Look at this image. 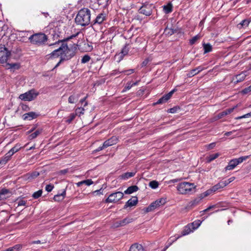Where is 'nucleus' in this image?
Returning <instances> with one entry per match:
<instances>
[{"instance_id": "nucleus-1", "label": "nucleus", "mask_w": 251, "mask_h": 251, "mask_svg": "<svg viewBox=\"0 0 251 251\" xmlns=\"http://www.w3.org/2000/svg\"><path fill=\"white\" fill-rule=\"evenodd\" d=\"M49 46H53L57 49L47 55L48 59H53L60 57V60L54 68L58 67L62 62L71 59L75 54V51L69 48L64 40H59L54 43L50 44Z\"/></svg>"}, {"instance_id": "nucleus-2", "label": "nucleus", "mask_w": 251, "mask_h": 251, "mask_svg": "<svg viewBox=\"0 0 251 251\" xmlns=\"http://www.w3.org/2000/svg\"><path fill=\"white\" fill-rule=\"evenodd\" d=\"M91 11L88 8L80 9L75 18L76 23L83 26L88 25L90 23Z\"/></svg>"}, {"instance_id": "nucleus-3", "label": "nucleus", "mask_w": 251, "mask_h": 251, "mask_svg": "<svg viewBox=\"0 0 251 251\" xmlns=\"http://www.w3.org/2000/svg\"><path fill=\"white\" fill-rule=\"evenodd\" d=\"M28 40L32 44L39 46L46 44L48 41V37L45 34L39 32L31 35Z\"/></svg>"}, {"instance_id": "nucleus-4", "label": "nucleus", "mask_w": 251, "mask_h": 251, "mask_svg": "<svg viewBox=\"0 0 251 251\" xmlns=\"http://www.w3.org/2000/svg\"><path fill=\"white\" fill-rule=\"evenodd\" d=\"M195 188V186L194 183L183 182L177 185V190L181 194H187Z\"/></svg>"}, {"instance_id": "nucleus-5", "label": "nucleus", "mask_w": 251, "mask_h": 251, "mask_svg": "<svg viewBox=\"0 0 251 251\" xmlns=\"http://www.w3.org/2000/svg\"><path fill=\"white\" fill-rule=\"evenodd\" d=\"M193 231V228L191 227V225L188 224L187 226H186L184 227L183 230L181 232V234L180 235H178L176 237L173 238L171 237L168 242V245L166 246L165 248L164 249V251H165L175 241H176L177 239H178L179 237L186 235L191 232Z\"/></svg>"}, {"instance_id": "nucleus-6", "label": "nucleus", "mask_w": 251, "mask_h": 251, "mask_svg": "<svg viewBox=\"0 0 251 251\" xmlns=\"http://www.w3.org/2000/svg\"><path fill=\"white\" fill-rule=\"evenodd\" d=\"M250 156H244L240 157L238 158L233 159L231 160L227 165V166L226 167L225 170H232L235 168L236 166H237L240 163H241L244 161H245L248 158H249Z\"/></svg>"}, {"instance_id": "nucleus-7", "label": "nucleus", "mask_w": 251, "mask_h": 251, "mask_svg": "<svg viewBox=\"0 0 251 251\" xmlns=\"http://www.w3.org/2000/svg\"><path fill=\"white\" fill-rule=\"evenodd\" d=\"M11 55V52L4 45H0V63H6Z\"/></svg>"}, {"instance_id": "nucleus-8", "label": "nucleus", "mask_w": 251, "mask_h": 251, "mask_svg": "<svg viewBox=\"0 0 251 251\" xmlns=\"http://www.w3.org/2000/svg\"><path fill=\"white\" fill-rule=\"evenodd\" d=\"M38 95V93H36L34 89H32L24 94L20 95L19 98L23 100L31 101L34 100Z\"/></svg>"}, {"instance_id": "nucleus-9", "label": "nucleus", "mask_w": 251, "mask_h": 251, "mask_svg": "<svg viewBox=\"0 0 251 251\" xmlns=\"http://www.w3.org/2000/svg\"><path fill=\"white\" fill-rule=\"evenodd\" d=\"M124 197V193L118 191L111 194L105 200L106 203L116 202L121 200Z\"/></svg>"}, {"instance_id": "nucleus-10", "label": "nucleus", "mask_w": 251, "mask_h": 251, "mask_svg": "<svg viewBox=\"0 0 251 251\" xmlns=\"http://www.w3.org/2000/svg\"><path fill=\"white\" fill-rule=\"evenodd\" d=\"M153 6L151 4L145 3L139 9V12L146 16H149L152 13Z\"/></svg>"}, {"instance_id": "nucleus-11", "label": "nucleus", "mask_w": 251, "mask_h": 251, "mask_svg": "<svg viewBox=\"0 0 251 251\" xmlns=\"http://www.w3.org/2000/svg\"><path fill=\"white\" fill-rule=\"evenodd\" d=\"M168 36H171L175 33H181V29L177 27H169L168 26L165 28L164 32Z\"/></svg>"}, {"instance_id": "nucleus-12", "label": "nucleus", "mask_w": 251, "mask_h": 251, "mask_svg": "<svg viewBox=\"0 0 251 251\" xmlns=\"http://www.w3.org/2000/svg\"><path fill=\"white\" fill-rule=\"evenodd\" d=\"M176 91V89H173L171 91H170L167 94L164 95L160 99H159L158 101L155 102V104H162L166 102L172 97V95Z\"/></svg>"}, {"instance_id": "nucleus-13", "label": "nucleus", "mask_w": 251, "mask_h": 251, "mask_svg": "<svg viewBox=\"0 0 251 251\" xmlns=\"http://www.w3.org/2000/svg\"><path fill=\"white\" fill-rule=\"evenodd\" d=\"M133 221L132 218L126 217L124 219L115 222L113 224L114 227H118L120 226H123L127 225V224L130 223Z\"/></svg>"}, {"instance_id": "nucleus-14", "label": "nucleus", "mask_w": 251, "mask_h": 251, "mask_svg": "<svg viewBox=\"0 0 251 251\" xmlns=\"http://www.w3.org/2000/svg\"><path fill=\"white\" fill-rule=\"evenodd\" d=\"M106 14L104 12L98 14L95 20L94 21V24H101L104 21L106 20Z\"/></svg>"}, {"instance_id": "nucleus-15", "label": "nucleus", "mask_w": 251, "mask_h": 251, "mask_svg": "<svg viewBox=\"0 0 251 251\" xmlns=\"http://www.w3.org/2000/svg\"><path fill=\"white\" fill-rule=\"evenodd\" d=\"M117 141L118 138L116 136H113L103 143L104 147L106 148L109 146L116 144L117 143Z\"/></svg>"}, {"instance_id": "nucleus-16", "label": "nucleus", "mask_w": 251, "mask_h": 251, "mask_svg": "<svg viewBox=\"0 0 251 251\" xmlns=\"http://www.w3.org/2000/svg\"><path fill=\"white\" fill-rule=\"evenodd\" d=\"M39 115L34 112H30L25 113L23 116V118L24 120H32L36 118Z\"/></svg>"}, {"instance_id": "nucleus-17", "label": "nucleus", "mask_w": 251, "mask_h": 251, "mask_svg": "<svg viewBox=\"0 0 251 251\" xmlns=\"http://www.w3.org/2000/svg\"><path fill=\"white\" fill-rule=\"evenodd\" d=\"M138 202V198L136 197H132L129 199L124 205V208L126 209L128 207L136 205Z\"/></svg>"}, {"instance_id": "nucleus-18", "label": "nucleus", "mask_w": 251, "mask_h": 251, "mask_svg": "<svg viewBox=\"0 0 251 251\" xmlns=\"http://www.w3.org/2000/svg\"><path fill=\"white\" fill-rule=\"evenodd\" d=\"M236 107V106H234V107H233L232 108H230L226 109L224 111L219 113L217 115V119H221V118L224 117V116H226V115L231 113V112H232L233 111V110H234V109Z\"/></svg>"}, {"instance_id": "nucleus-19", "label": "nucleus", "mask_w": 251, "mask_h": 251, "mask_svg": "<svg viewBox=\"0 0 251 251\" xmlns=\"http://www.w3.org/2000/svg\"><path fill=\"white\" fill-rule=\"evenodd\" d=\"M136 172H126L119 176V179L121 180H127L135 176Z\"/></svg>"}, {"instance_id": "nucleus-20", "label": "nucleus", "mask_w": 251, "mask_h": 251, "mask_svg": "<svg viewBox=\"0 0 251 251\" xmlns=\"http://www.w3.org/2000/svg\"><path fill=\"white\" fill-rule=\"evenodd\" d=\"M128 251H145V250L142 245L134 243L131 246Z\"/></svg>"}, {"instance_id": "nucleus-21", "label": "nucleus", "mask_w": 251, "mask_h": 251, "mask_svg": "<svg viewBox=\"0 0 251 251\" xmlns=\"http://www.w3.org/2000/svg\"><path fill=\"white\" fill-rule=\"evenodd\" d=\"M246 73L247 72H242L241 74L236 75L235 76L236 81L234 82L236 83L243 81L247 76Z\"/></svg>"}, {"instance_id": "nucleus-22", "label": "nucleus", "mask_w": 251, "mask_h": 251, "mask_svg": "<svg viewBox=\"0 0 251 251\" xmlns=\"http://www.w3.org/2000/svg\"><path fill=\"white\" fill-rule=\"evenodd\" d=\"M66 195V190L64 189L62 193L58 194L54 196L53 199L55 201H62Z\"/></svg>"}, {"instance_id": "nucleus-23", "label": "nucleus", "mask_w": 251, "mask_h": 251, "mask_svg": "<svg viewBox=\"0 0 251 251\" xmlns=\"http://www.w3.org/2000/svg\"><path fill=\"white\" fill-rule=\"evenodd\" d=\"M12 155L8 152L5 155L0 159V164L5 165L9 160H10Z\"/></svg>"}, {"instance_id": "nucleus-24", "label": "nucleus", "mask_w": 251, "mask_h": 251, "mask_svg": "<svg viewBox=\"0 0 251 251\" xmlns=\"http://www.w3.org/2000/svg\"><path fill=\"white\" fill-rule=\"evenodd\" d=\"M138 189V187L136 185L131 186L125 191L124 193L126 194H131L133 192L137 191Z\"/></svg>"}, {"instance_id": "nucleus-25", "label": "nucleus", "mask_w": 251, "mask_h": 251, "mask_svg": "<svg viewBox=\"0 0 251 251\" xmlns=\"http://www.w3.org/2000/svg\"><path fill=\"white\" fill-rule=\"evenodd\" d=\"M21 148L22 147L21 146V145L17 144L14 147L9 151L8 153L12 156L15 153L18 152Z\"/></svg>"}, {"instance_id": "nucleus-26", "label": "nucleus", "mask_w": 251, "mask_h": 251, "mask_svg": "<svg viewBox=\"0 0 251 251\" xmlns=\"http://www.w3.org/2000/svg\"><path fill=\"white\" fill-rule=\"evenodd\" d=\"M42 131V129H37L36 130H35L34 132L32 133L30 135H29L28 138V139L31 140H32L35 138H36L39 135H40Z\"/></svg>"}, {"instance_id": "nucleus-27", "label": "nucleus", "mask_w": 251, "mask_h": 251, "mask_svg": "<svg viewBox=\"0 0 251 251\" xmlns=\"http://www.w3.org/2000/svg\"><path fill=\"white\" fill-rule=\"evenodd\" d=\"M130 45L129 44H126L122 49L121 53L122 57L127 55L129 51V49L130 48Z\"/></svg>"}, {"instance_id": "nucleus-28", "label": "nucleus", "mask_w": 251, "mask_h": 251, "mask_svg": "<svg viewBox=\"0 0 251 251\" xmlns=\"http://www.w3.org/2000/svg\"><path fill=\"white\" fill-rule=\"evenodd\" d=\"M158 205H157L155 201L152 202L149 206L145 208V212H149L151 211H153L155 209L158 207Z\"/></svg>"}, {"instance_id": "nucleus-29", "label": "nucleus", "mask_w": 251, "mask_h": 251, "mask_svg": "<svg viewBox=\"0 0 251 251\" xmlns=\"http://www.w3.org/2000/svg\"><path fill=\"white\" fill-rule=\"evenodd\" d=\"M251 22V20L249 19H245L241 21L240 23L238 24L237 26L239 28H245L247 27L250 23Z\"/></svg>"}, {"instance_id": "nucleus-30", "label": "nucleus", "mask_w": 251, "mask_h": 251, "mask_svg": "<svg viewBox=\"0 0 251 251\" xmlns=\"http://www.w3.org/2000/svg\"><path fill=\"white\" fill-rule=\"evenodd\" d=\"M79 97V95L78 94L72 95L69 97L68 101L70 103H75L77 101Z\"/></svg>"}, {"instance_id": "nucleus-31", "label": "nucleus", "mask_w": 251, "mask_h": 251, "mask_svg": "<svg viewBox=\"0 0 251 251\" xmlns=\"http://www.w3.org/2000/svg\"><path fill=\"white\" fill-rule=\"evenodd\" d=\"M163 10L166 14H169L173 11V4L171 2H169L166 5L163 6Z\"/></svg>"}, {"instance_id": "nucleus-32", "label": "nucleus", "mask_w": 251, "mask_h": 251, "mask_svg": "<svg viewBox=\"0 0 251 251\" xmlns=\"http://www.w3.org/2000/svg\"><path fill=\"white\" fill-rule=\"evenodd\" d=\"M93 183V181L91 179H88L86 180H84L80 182L76 183V185L78 187L81 186L83 184H85L87 186H90V185Z\"/></svg>"}, {"instance_id": "nucleus-33", "label": "nucleus", "mask_w": 251, "mask_h": 251, "mask_svg": "<svg viewBox=\"0 0 251 251\" xmlns=\"http://www.w3.org/2000/svg\"><path fill=\"white\" fill-rule=\"evenodd\" d=\"M201 224V221L199 220H197L193 222V223L190 224L191 225V227L193 228V230H195L198 228Z\"/></svg>"}, {"instance_id": "nucleus-34", "label": "nucleus", "mask_w": 251, "mask_h": 251, "mask_svg": "<svg viewBox=\"0 0 251 251\" xmlns=\"http://www.w3.org/2000/svg\"><path fill=\"white\" fill-rule=\"evenodd\" d=\"M220 154L219 153L210 154L207 157V162H210L218 158Z\"/></svg>"}, {"instance_id": "nucleus-35", "label": "nucleus", "mask_w": 251, "mask_h": 251, "mask_svg": "<svg viewBox=\"0 0 251 251\" xmlns=\"http://www.w3.org/2000/svg\"><path fill=\"white\" fill-rule=\"evenodd\" d=\"M8 69H18L20 68V65L18 63H7L6 64Z\"/></svg>"}, {"instance_id": "nucleus-36", "label": "nucleus", "mask_w": 251, "mask_h": 251, "mask_svg": "<svg viewBox=\"0 0 251 251\" xmlns=\"http://www.w3.org/2000/svg\"><path fill=\"white\" fill-rule=\"evenodd\" d=\"M22 248V246L20 244L16 245L15 246L10 247L6 249L4 251H19Z\"/></svg>"}, {"instance_id": "nucleus-37", "label": "nucleus", "mask_w": 251, "mask_h": 251, "mask_svg": "<svg viewBox=\"0 0 251 251\" xmlns=\"http://www.w3.org/2000/svg\"><path fill=\"white\" fill-rule=\"evenodd\" d=\"M204 53H206L210 52L212 50V47L210 44H203Z\"/></svg>"}, {"instance_id": "nucleus-38", "label": "nucleus", "mask_w": 251, "mask_h": 251, "mask_svg": "<svg viewBox=\"0 0 251 251\" xmlns=\"http://www.w3.org/2000/svg\"><path fill=\"white\" fill-rule=\"evenodd\" d=\"M159 183L156 180L151 181L149 184V186L152 189H156L158 187Z\"/></svg>"}, {"instance_id": "nucleus-39", "label": "nucleus", "mask_w": 251, "mask_h": 251, "mask_svg": "<svg viewBox=\"0 0 251 251\" xmlns=\"http://www.w3.org/2000/svg\"><path fill=\"white\" fill-rule=\"evenodd\" d=\"M84 108L78 107L75 109V114H76V116H80L81 115L84 114Z\"/></svg>"}, {"instance_id": "nucleus-40", "label": "nucleus", "mask_w": 251, "mask_h": 251, "mask_svg": "<svg viewBox=\"0 0 251 251\" xmlns=\"http://www.w3.org/2000/svg\"><path fill=\"white\" fill-rule=\"evenodd\" d=\"M9 192V191L6 189H3L0 191V197H1V199L2 200L6 199L5 196V195L7 194Z\"/></svg>"}, {"instance_id": "nucleus-41", "label": "nucleus", "mask_w": 251, "mask_h": 251, "mask_svg": "<svg viewBox=\"0 0 251 251\" xmlns=\"http://www.w3.org/2000/svg\"><path fill=\"white\" fill-rule=\"evenodd\" d=\"M75 117L76 114H75L74 113H72L70 114L69 116L67 118L66 122L68 124H70L75 119Z\"/></svg>"}, {"instance_id": "nucleus-42", "label": "nucleus", "mask_w": 251, "mask_h": 251, "mask_svg": "<svg viewBox=\"0 0 251 251\" xmlns=\"http://www.w3.org/2000/svg\"><path fill=\"white\" fill-rule=\"evenodd\" d=\"M212 192H213V190H212V189H210L208 190H207L206 191H205V192L201 194L200 195V196H201V198H202V199H203L204 198L208 196V195H209L210 194H211Z\"/></svg>"}, {"instance_id": "nucleus-43", "label": "nucleus", "mask_w": 251, "mask_h": 251, "mask_svg": "<svg viewBox=\"0 0 251 251\" xmlns=\"http://www.w3.org/2000/svg\"><path fill=\"white\" fill-rule=\"evenodd\" d=\"M91 57L88 55H84L81 59L82 63H86L90 61Z\"/></svg>"}, {"instance_id": "nucleus-44", "label": "nucleus", "mask_w": 251, "mask_h": 251, "mask_svg": "<svg viewBox=\"0 0 251 251\" xmlns=\"http://www.w3.org/2000/svg\"><path fill=\"white\" fill-rule=\"evenodd\" d=\"M42 190H39L38 191L34 192L32 195V197L34 199H38V198L41 197V196L42 195Z\"/></svg>"}, {"instance_id": "nucleus-45", "label": "nucleus", "mask_w": 251, "mask_h": 251, "mask_svg": "<svg viewBox=\"0 0 251 251\" xmlns=\"http://www.w3.org/2000/svg\"><path fill=\"white\" fill-rule=\"evenodd\" d=\"M198 74L195 69L191 70L187 75L188 77H191Z\"/></svg>"}, {"instance_id": "nucleus-46", "label": "nucleus", "mask_w": 251, "mask_h": 251, "mask_svg": "<svg viewBox=\"0 0 251 251\" xmlns=\"http://www.w3.org/2000/svg\"><path fill=\"white\" fill-rule=\"evenodd\" d=\"M202 199V198H201V196H200L199 197L196 198L193 201H192V205H196L198 204L200 202V201H201V200Z\"/></svg>"}, {"instance_id": "nucleus-47", "label": "nucleus", "mask_w": 251, "mask_h": 251, "mask_svg": "<svg viewBox=\"0 0 251 251\" xmlns=\"http://www.w3.org/2000/svg\"><path fill=\"white\" fill-rule=\"evenodd\" d=\"M199 36L198 35L195 36L189 41V43L190 45H192L194 44L196 41L199 39Z\"/></svg>"}, {"instance_id": "nucleus-48", "label": "nucleus", "mask_w": 251, "mask_h": 251, "mask_svg": "<svg viewBox=\"0 0 251 251\" xmlns=\"http://www.w3.org/2000/svg\"><path fill=\"white\" fill-rule=\"evenodd\" d=\"M18 201H17L18 206H25L26 205L27 201H24V200H23L22 199H20V200H18Z\"/></svg>"}, {"instance_id": "nucleus-49", "label": "nucleus", "mask_w": 251, "mask_h": 251, "mask_svg": "<svg viewBox=\"0 0 251 251\" xmlns=\"http://www.w3.org/2000/svg\"><path fill=\"white\" fill-rule=\"evenodd\" d=\"M132 87H133V84H132L131 82H128L125 87L124 88V89L123 91H126V90H129Z\"/></svg>"}, {"instance_id": "nucleus-50", "label": "nucleus", "mask_w": 251, "mask_h": 251, "mask_svg": "<svg viewBox=\"0 0 251 251\" xmlns=\"http://www.w3.org/2000/svg\"><path fill=\"white\" fill-rule=\"evenodd\" d=\"M249 117H251V112L250 113H248L246 114H245L242 116L237 117L235 118V119L239 120V119H241L243 118H249Z\"/></svg>"}, {"instance_id": "nucleus-51", "label": "nucleus", "mask_w": 251, "mask_h": 251, "mask_svg": "<svg viewBox=\"0 0 251 251\" xmlns=\"http://www.w3.org/2000/svg\"><path fill=\"white\" fill-rule=\"evenodd\" d=\"M53 188H54V186L53 185L48 184V185H46L45 189L47 192H50L52 191V190L53 189Z\"/></svg>"}, {"instance_id": "nucleus-52", "label": "nucleus", "mask_w": 251, "mask_h": 251, "mask_svg": "<svg viewBox=\"0 0 251 251\" xmlns=\"http://www.w3.org/2000/svg\"><path fill=\"white\" fill-rule=\"evenodd\" d=\"M155 201L156 203V204L158 205V206L159 207L161 205H162V204H164V203H165V200L161 199L160 200H157Z\"/></svg>"}, {"instance_id": "nucleus-53", "label": "nucleus", "mask_w": 251, "mask_h": 251, "mask_svg": "<svg viewBox=\"0 0 251 251\" xmlns=\"http://www.w3.org/2000/svg\"><path fill=\"white\" fill-rule=\"evenodd\" d=\"M122 72H123V73H126V75H129L130 74H133V73H134L135 70L131 69H129V70H127L122 71Z\"/></svg>"}, {"instance_id": "nucleus-54", "label": "nucleus", "mask_w": 251, "mask_h": 251, "mask_svg": "<svg viewBox=\"0 0 251 251\" xmlns=\"http://www.w3.org/2000/svg\"><path fill=\"white\" fill-rule=\"evenodd\" d=\"M251 91V85L249 87H248L244 89H243L242 91V93L244 94H247L248 93L250 92Z\"/></svg>"}, {"instance_id": "nucleus-55", "label": "nucleus", "mask_w": 251, "mask_h": 251, "mask_svg": "<svg viewBox=\"0 0 251 251\" xmlns=\"http://www.w3.org/2000/svg\"><path fill=\"white\" fill-rule=\"evenodd\" d=\"M221 188V187H220L218 183L216 184L215 185H214V186H213L211 188L212 190H213V192H216V191H217L218 190H219Z\"/></svg>"}, {"instance_id": "nucleus-56", "label": "nucleus", "mask_w": 251, "mask_h": 251, "mask_svg": "<svg viewBox=\"0 0 251 251\" xmlns=\"http://www.w3.org/2000/svg\"><path fill=\"white\" fill-rule=\"evenodd\" d=\"M122 73H123V72H122V71L120 72L118 70H115L112 71V72L111 73V75H118V74H121Z\"/></svg>"}, {"instance_id": "nucleus-57", "label": "nucleus", "mask_w": 251, "mask_h": 251, "mask_svg": "<svg viewBox=\"0 0 251 251\" xmlns=\"http://www.w3.org/2000/svg\"><path fill=\"white\" fill-rule=\"evenodd\" d=\"M216 144L215 143H212L207 145V149L211 150L213 149L215 147Z\"/></svg>"}, {"instance_id": "nucleus-58", "label": "nucleus", "mask_w": 251, "mask_h": 251, "mask_svg": "<svg viewBox=\"0 0 251 251\" xmlns=\"http://www.w3.org/2000/svg\"><path fill=\"white\" fill-rule=\"evenodd\" d=\"M87 96H86L85 98H84L83 99H81L80 100V102L81 103V104H83V102H85L84 104V107L86 106V105H87L88 104V103L87 101H85L86 100V99H87Z\"/></svg>"}, {"instance_id": "nucleus-59", "label": "nucleus", "mask_w": 251, "mask_h": 251, "mask_svg": "<svg viewBox=\"0 0 251 251\" xmlns=\"http://www.w3.org/2000/svg\"><path fill=\"white\" fill-rule=\"evenodd\" d=\"M79 33V32H77L76 33V34H73L71 36H70L69 37L67 38L65 40L66 41H68L70 39H73L76 36H77L78 35V34Z\"/></svg>"}, {"instance_id": "nucleus-60", "label": "nucleus", "mask_w": 251, "mask_h": 251, "mask_svg": "<svg viewBox=\"0 0 251 251\" xmlns=\"http://www.w3.org/2000/svg\"><path fill=\"white\" fill-rule=\"evenodd\" d=\"M197 71V73L199 74L200 72H201L203 70V68L201 66H199L195 69Z\"/></svg>"}, {"instance_id": "nucleus-61", "label": "nucleus", "mask_w": 251, "mask_h": 251, "mask_svg": "<svg viewBox=\"0 0 251 251\" xmlns=\"http://www.w3.org/2000/svg\"><path fill=\"white\" fill-rule=\"evenodd\" d=\"M105 148H106L105 147H104V144H103V145L102 146L99 147L98 149H97L96 150H95V151L98 152V151H100Z\"/></svg>"}, {"instance_id": "nucleus-62", "label": "nucleus", "mask_w": 251, "mask_h": 251, "mask_svg": "<svg viewBox=\"0 0 251 251\" xmlns=\"http://www.w3.org/2000/svg\"><path fill=\"white\" fill-rule=\"evenodd\" d=\"M235 131V130H232V131H231L226 132L225 133V135L226 136H228L231 135Z\"/></svg>"}, {"instance_id": "nucleus-63", "label": "nucleus", "mask_w": 251, "mask_h": 251, "mask_svg": "<svg viewBox=\"0 0 251 251\" xmlns=\"http://www.w3.org/2000/svg\"><path fill=\"white\" fill-rule=\"evenodd\" d=\"M220 187H221V188H224L225 187V183H224L223 181H220L219 183H218Z\"/></svg>"}, {"instance_id": "nucleus-64", "label": "nucleus", "mask_w": 251, "mask_h": 251, "mask_svg": "<svg viewBox=\"0 0 251 251\" xmlns=\"http://www.w3.org/2000/svg\"><path fill=\"white\" fill-rule=\"evenodd\" d=\"M68 169H64V170H61L60 173L61 174H65L66 173H67L68 172Z\"/></svg>"}]
</instances>
